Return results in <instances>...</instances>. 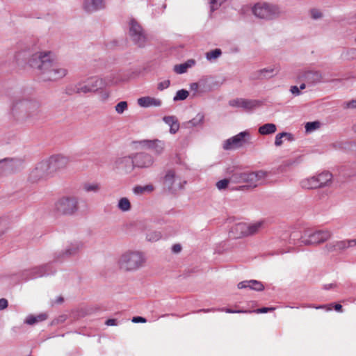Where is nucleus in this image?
<instances>
[{
  "label": "nucleus",
  "mask_w": 356,
  "mask_h": 356,
  "mask_svg": "<svg viewBox=\"0 0 356 356\" xmlns=\"http://www.w3.org/2000/svg\"><path fill=\"white\" fill-rule=\"evenodd\" d=\"M18 65L27 64L37 71L44 81H56L67 74V70L56 64V54L48 50L31 53L29 48L18 50L15 54Z\"/></svg>",
  "instance_id": "1"
},
{
  "label": "nucleus",
  "mask_w": 356,
  "mask_h": 356,
  "mask_svg": "<svg viewBox=\"0 0 356 356\" xmlns=\"http://www.w3.org/2000/svg\"><path fill=\"white\" fill-rule=\"evenodd\" d=\"M41 103L36 98L20 95L15 96L8 106V114L20 122H33L38 119Z\"/></svg>",
  "instance_id": "2"
},
{
  "label": "nucleus",
  "mask_w": 356,
  "mask_h": 356,
  "mask_svg": "<svg viewBox=\"0 0 356 356\" xmlns=\"http://www.w3.org/2000/svg\"><path fill=\"white\" fill-rule=\"evenodd\" d=\"M147 258L144 252L136 250H127L118 257V268L124 273H134L145 266Z\"/></svg>",
  "instance_id": "3"
},
{
  "label": "nucleus",
  "mask_w": 356,
  "mask_h": 356,
  "mask_svg": "<svg viewBox=\"0 0 356 356\" xmlns=\"http://www.w3.org/2000/svg\"><path fill=\"white\" fill-rule=\"evenodd\" d=\"M268 172L264 170L250 172H236L232 176V181L235 183H245L247 186L255 188L265 183Z\"/></svg>",
  "instance_id": "4"
},
{
  "label": "nucleus",
  "mask_w": 356,
  "mask_h": 356,
  "mask_svg": "<svg viewBox=\"0 0 356 356\" xmlns=\"http://www.w3.org/2000/svg\"><path fill=\"white\" fill-rule=\"evenodd\" d=\"M128 34L132 42L139 47L146 45L149 37L140 23L134 18H130L127 22Z\"/></svg>",
  "instance_id": "5"
},
{
  "label": "nucleus",
  "mask_w": 356,
  "mask_h": 356,
  "mask_svg": "<svg viewBox=\"0 0 356 356\" xmlns=\"http://www.w3.org/2000/svg\"><path fill=\"white\" fill-rule=\"evenodd\" d=\"M78 210V199L74 196H63L54 204V211L58 215H73Z\"/></svg>",
  "instance_id": "6"
},
{
  "label": "nucleus",
  "mask_w": 356,
  "mask_h": 356,
  "mask_svg": "<svg viewBox=\"0 0 356 356\" xmlns=\"http://www.w3.org/2000/svg\"><path fill=\"white\" fill-rule=\"evenodd\" d=\"M331 237L329 231H318L312 233L305 232L300 238V244L304 245H317L323 243Z\"/></svg>",
  "instance_id": "7"
},
{
  "label": "nucleus",
  "mask_w": 356,
  "mask_h": 356,
  "mask_svg": "<svg viewBox=\"0 0 356 356\" xmlns=\"http://www.w3.org/2000/svg\"><path fill=\"white\" fill-rule=\"evenodd\" d=\"M185 184L186 181L181 183V180L176 177L175 172L173 170H170L166 172L162 181L163 190L171 193H175L178 190L182 189Z\"/></svg>",
  "instance_id": "8"
},
{
  "label": "nucleus",
  "mask_w": 356,
  "mask_h": 356,
  "mask_svg": "<svg viewBox=\"0 0 356 356\" xmlns=\"http://www.w3.org/2000/svg\"><path fill=\"white\" fill-rule=\"evenodd\" d=\"M252 11L255 16L261 19L272 18L280 13L277 6L266 3L256 4Z\"/></svg>",
  "instance_id": "9"
},
{
  "label": "nucleus",
  "mask_w": 356,
  "mask_h": 356,
  "mask_svg": "<svg viewBox=\"0 0 356 356\" xmlns=\"http://www.w3.org/2000/svg\"><path fill=\"white\" fill-rule=\"evenodd\" d=\"M83 248V243L78 240L71 241L63 250L56 253L57 261L76 255Z\"/></svg>",
  "instance_id": "10"
},
{
  "label": "nucleus",
  "mask_w": 356,
  "mask_h": 356,
  "mask_svg": "<svg viewBox=\"0 0 356 356\" xmlns=\"http://www.w3.org/2000/svg\"><path fill=\"white\" fill-rule=\"evenodd\" d=\"M52 173L47 160L40 162L36 167L31 172L29 179L33 181H38L44 179Z\"/></svg>",
  "instance_id": "11"
},
{
  "label": "nucleus",
  "mask_w": 356,
  "mask_h": 356,
  "mask_svg": "<svg viewBox=\"0 0 356 356\" xmlns=\"http://www.w3.org/2000/svg\"><path fill=\"white\" fill-rule=\"evenodd\" d=\"M113 168L124 173L131 172L134 169L133 156L116 158L113 161Z\"/></svg>",
  "instance_id": "12"
},
{
  "label": "nucleus",
  "mask_w": 356,
  "mask_h": 356,
  "mask_svg": "<svg viewBox=\"0 0 356 356\" xmlns=\"http://www.w3.org/2000/svg\"><path fill=\"white\" fill-rule=\"evenodd\" d=\"M47 161L53 173L58 170L65 168L68 165L70 159L62 154H56L49 157Z\"/></svg>",
  "instance_id": "13"
},
{
  "label": "nucleus",
  "mask_w": 356,
  "mask_h": 356,
  "mask_svg": "<svg viewBox=\"0 0 356 356\" xmlns=\"http://www.w3.org/2000/svg\"><path fill=\"white\" fill-rule=\"evenodd\" d=\"M106 0H83L82 4L83 10L89 14L106 9Z\"/></svg>",
  "instance_id": "14"
},
{
  "label": "nucleus",
  "mask_w": 356,
  "mask_h": 356,
  "mask_svg": "<svg viewBox=\"0 0 356 356\" xmlns=\"http://www.w3.org/2000/svg\"><path fill=\"white\" fill-rule=\"evenodd\" d=\"M249 136V133L247 131H243L238 134L227 139L224 145L223 148L225 149H232L238 148L241 147L245 142V137Z\"/></svg>",
  "instance_id": "15"
},
{
  "label": "nucleus",
  "mask_w": 356,
  "mask_h": 356,
  "mask_svg": "<svg viewBox=\"0 0 356 356\" xmlns=\"http://www.w3.org/2000/svg\"><path fill=\"white\" fill-rule=\"evenodd\" d=\"M133 158L134 168H147L154 163V158L149 154L137 153L133 155Z\"/></svg>",
  "instance_id": "16"
},
{
  "label": "nucleus",
  "mask_w": 356,
  "mask_h": 356,
  "mask_svg": "<svg viewBox=\"0 0 356 356\" xmlns=\"http://www.w3.org/2000/svg\"><path fill=\"white\" fill-rule=\"evenodd\" d=\"M356 245V239H348L343 241H336L327 243L325 245V249L328 252H337L344 250L348 248L354 247Z\"/></svg>",
  "instance_id": "17"
},
{
  "label": "nucleus",
  "mask_w": 356,
  "mask_h": 356,
  "mask_svg": "<svg viewBox=\"0 0 356 356\" xmlns=\"http://www.w3.org/2000/svg\"><path fill=\"white\" fill-rule=\"evenodd\" d=\"M229 104L232 107L241 108L245 111H250L257 106L258 102L255 100L236 98L230 100Z\"/></svg>",
  "instance_id": "18"
},
{
  "label": "nucleus",
  "mask_w": 356,
  "mask_h": 356,
  "mask_svg": "<svg viewBox=\"0 0 356 356\" xmlns=\"http://www.w3.org/2000/svg\"><path fill=\"white\" fill-rule=\"evenodd\" d=\"M103 81H104V86H115L122 81H126L127 79L122 76L121 72H114L108 75H106L104 78H102Z\"/></svg>",
  "instance_id": "19"
},
{
  "label": "nucleus",
  "mask_w": 356,
  "mask_h": 356,
  "mask_svg": "<svg viewBox=\"0 0 356 356\" xmlns=\"http://www.w3.org/2000/svg\"><path fill=\"white\" fill-rule=\"evenodd\" d=\"M17 161L13 159H3L0 160V176L6 175L14 172Z\"/></svg>",
  "instance_id": "20"
},
{
  "label": "nucleus",
  "mask_w": 356,
  "mask_h": 356,
  "mask_svg": "<svg viewBox=\"0 0 356 356\" xmlns=\"http://www.w3.org/2000/svg\"><path fill=\"white\" fill-rule=\"evenodd\" d=\"M238 288L239 289L249 288L257 291H261L264 289V286L262 282L259 281L251 280L239 282L238 284Z\"/></svg>",
  "instance_id": "21"
},
{
  "label": "nucleus",
  "mask_w": 356,
  "mask_h": 356,
  "mask_svg": "<svg viewBox=\"0 0 356 356\" xmlns=\"http://www.w3.org/2000/svg\"><path fill=\"white\" fill-rule=\"evenodd\" d=\"M248 223L239 222L236 224L231 229V233L234 238L248 236Z\"/></svg>",
  "instance_id": "22"
},
{
  "label": "nucleus",
  "mask_w": 356,
  "mask_h": 356,
  "mask_svg": "<svg viewBox=\"0 0 356 356\" xmlns=\"http://www.w3.org/2000/svg\"><path fill=\"white\" fill-rule=\"evenodd\" d=\"M134 147L137 149H154L156 147V140H141L134 141Z\"/></svg>",
  "instance_id": "23"
},
{
  "label": "nucleus",
  "mask_w": 356,
  "mask_h": 356,
  "mask_svg": "<svg viewBox=\"0 0 356 356\" xmlns=\"http://www.w3.org/2000/svg\"><path fill=\"white\" fill-rule=\"evenodd\" d=\"M104 81H103L102 78L97 76L91 77L87 80L92 92H96L99 89L105 88Z\"/></svg>",
  "instance_id": "24"
},
{
  "label": "nucleus",
  "mask_w": 356,
  "mask_h": 356,
  "mask_svg": "<svg viewBox=\"0 0 356 356\" xmlns=\"http://www.w3.org/2000/svg\"><path fill=\"white\" fill-rule=\"evenodd\" d=\"M165 124L170 127V132L172 134L177 133L179 129V123L175 116H165L163 118Z\"/></svg>",
  "instance_id": "25"
},
{
  "label": "nucleus",
  "mask_w": 356,
  "mask_h": 356,
  "mask_svg": "<svg viewBox=\"0 0 356 356\" xmlns=\"http://www.w3.org/2000/svg\"><path fill=\"white\" fill-rule=\"evenodd\" d=\"M315 177L316 181L319 184V188L329 185L332 179V174L328 172H322Z\"/></svg>",
  "instance_id": "26"
},
{
  "label": "nucleus",
  "mask_w": 356,
  "mask_h": 356,
  "mask_svg": "<svg viewBox=\"0 0 356 356\" xmlns=\"http://www.w3.org/2000/svg\"><path fill=\"white\" fill-rule=\"evenodd\" d=\"M154 190V187L152 184H147L145 186H136L133 188L132 191L134 194L136 195H140L144 194H149Z\"/></svg>",
  "instance_id": "27"
},
{
  "label": "nucleus",
  "mask_w": 356,
  "mask_h": 356,
  "mask_svg": "<svg viewBox=\"0 0 356 356\" xmlns=\"http://www.w3.org/2000/svg\"><path fill=\"white\" fill-rule=\"evenodd\" d=\"M300 186L304 189L311 190L319 188V184L316 180V177L304 179L300 181Z\"/></svg>",
  "instance_id": "28"
},
{
  "label": "nucleus",
  "mask_w": 356,
  "mask_h": 356,
  "mask_svg": "<svg viewBox=\"0 0 356 356\" xmlns=\"http://www.w3.org/2000/svg\"><path fill=\"white\" fill-rule=\"evenodd\" d=\"M305 79L309 83H315L320 82L322 79V75L319 72H307L304 74Z\"/></svg>",
  "instance_id": "29"
},
{
  "label": "nucleus",
  "mask_w": 356,
  "mask_h": 356,
  "mask_svg": "<svg viewBox=\"0 0 356 356\" xmlns=\"http://www.w3.org/2000/svg\"><path fill=\"white\" fill-rule=\"evenodd\" d=\"M117 208L122 212H129L131 209L129 200L126 197L120 198L117 204Z\"/></svg>",
  "instance_id": "30"
},
{
  "label": "nucleus",
  "mask_w": 356,
  "mask_h": 356,
  "mask_svg": "<svg viewBox=\"0 0 356 356\" xmlns=\"http://www.w3.org/2000/svg\"><path fill=\"white\" fill-rule=\"evenodd\" d=\"M47 318V314L45 313L40 314L37 316L29 315L26 317L25 323L29 325H34L39 322L45 321Z\"/></svg>",
  "instance_id": "31"
},
{
  "label": "nucleus",
  "mask_w": 356,
  "mask_h": 356,
  "mask_svg": "<svg viewBox=\"0 0 356 356\" xmlns=\"http://www.w3.org/2000/svg\"><path fill=\"white\" fill-rule=\"evenodd\" d=\"M275 72V69L269 67V68H264L256 72L254 74V79H264V78H269L273 76Z\"/></svg>",
  "instance_id": "32"
},
{
  "label": "nucleus",
  "mask_w": 356,
  "mask_h": 356,
  "mask_svg": "<svg viewBox=\"0 0 356 356\" xmlns=\"http://www.w3.org/2000/svg\"><path fill=\"white\" fill-rule=\"evenodd\" d=\"M138 104L143 108H149L156 105V99L151 97H143L137 100Z\"/></svg>",
  "instance_id": "33"
},
{
  "label": "nucleus",
  "mask_w": 356,
  "mask_h": 356,
  "mask_svg": "<svg viewBox=\"0 0 356 356\" xmlns=\"http://www.w3.org/2000/svg\"><path fill=\"white\" fill-rule=\"evenodd\" d=\"M277 130L275 124L273 123H267L259 128V133L261 135H268L274 134Z\"/></svg>",
  "instance_id": "34"
},
{
  "label": "nucleus",
  "mask_w": 356,
  "mask_h": 356,
  "mask_svg": "<svg viewBox=\"0 0 356 356\" xmlns=\"http://www.w3.org/2000/svg\"><path fill=\"white\" fill-rule=\"evenodd\" d=\"M195 63L193 60H188L184 63L176 65L174 67V70L177 74H183L187 71V70L192 67Z\"/></svg>",
  "instance_id": "35"
},
{
  "label": "nucleus",
  "mask_w": 356,
  "mask_h": 356,
  "mask_svg": "<svg viewBox=\"0 0 356 356\" xmlns=\"http://www.w3.org/2000/svg\"><path fill=\"white\" fill-rule=\"evenodd\" d=\"M74 91L76 93L86 94L92 92L87 81L77 83L74 87Z\"/></svg>",
  "instance_id": "36"
},
{
  "label": "nucleus",
  "mask_w": 356,
  "mask_h": 356,
  "mask_svg": "<svg viewBox=\"0 0 356 356\" xmlns=\"http://www.w3.org/2000/svg\"><path fill=\"white\" fill-rule=\"evenodd\" d=\"M143 232L145 234L146 240L150 242L154 241L156 238L155 232L154 229H149V225L145 222L143 225Z\"/></svg>",
  "instance_id": "37"
},
{
  "label": "nucleus",
  "mask_w": 356,
  "mask_h": 356,
  "mask_svg": "<svg viewBox=\"0 0 356 356\" xmlns=\"http://www.w3.org/2000/svg\"><path fill=\"white\" fill-rule=\"evenodd\" d=\"M262 225V222H256L250 224L248 223V236L257 233L261 229Z\"/></svg>",
  "instance_id": "38"
},
{
  "label": "nucleus",
  "mask_w": 356,
  "mask_h": 356,
  "mask_svg": "<svg viewBox=\"0 0 356 356\" xmlns=\"http://www.w3.org/2000/svg\"><path fill=\"white\" fill-rule=\"evenodd\" d=\"M283 138H285L286 140H288L289 141L293 140V136L291 134L286 133V132H282V133L278 134L275 136V145L276 146L282 145L283 144V140H282Z\"/></svg>",
  "instance_id": "39"
},
{
  "label": "nucleus",
  "mask_w": 356,
  "mask_h": 356,
  "mask_svg": "<svg viewBox=\"0 0 356 356\" xmlns=\"http://www.w3.org/2000/svg\"><path fill=\"white\" fill-rule=\"evenodd\" d=\"M45 269H46V266H44L35 267V268H33L31 270V273L33 275L30 277V278H35V277L43 276L44 275L47 274Z\"/></svg>",
  "instance_id": "40"
},
{
  "label": "nucleus",
  "mask_w": 356,
  "mask_h": 356,
  "mask_svg": "<svg viewBox=\"0 0 356 356\" xmlns=\"http://www.w3.org/2000/svg\"><path fill=\"white\" fill-rule=\"evenodd\" d=\"M83 188L86 192L97 193L99 191L100 186L96 183H86L83 184Z\"/></svg>",
  "instance_id": "41"
},
{
  "label": "nucleus",
  "mask_w": 356,
  "mask_h": 356,
  "mask_svg": "<svg viewBox=\"0 0 356 356\" xmlns=\"http://www.w3.org/2000/svg\"><path fill=\"white\" fill-rule=\"evenodd\" d=\"M127 108L128 104L126 101L120 102L115 106V111L118 114H122Z\"/></svg>",
  "instance_id": "42"
},
{
  "label": "nucleus",
  "mask_w": 356,
  "mask_h": 356,
  "mask_svg": "<svg viewBox=\"0 0 356 356\" xmlns=\"http://www.w3.org/2000/svg\"><path fill=\"white\" fill-rule=\"evenodd\" d=\"M222 54V51L220 49H215L213 50H211L210 51H208L206 54V58L209 60H214L218 58Z\"/></svg>",
  "instance_id": "43"
},
{
  "label": "nucleus",
  "mask_w": 356,
  "mask_h": 356,
  "mask_svg": "<svg viewBox=\"0 0 356 356\" xmlns=\"http://www.w3.org/2000/svg\"><path fill=\"white\" fill-rule=\"evenodd\" d=\"M188 95L189 93L186 90H179L174 97V101L184 100L188 97Z\"/></svg>",
  "instance_id": "44"
},
{
  "label": "nucleus",
  "mask_w": 356,
  "mask_h": 356,
  "mask_svg": "<svg viewBox=\"0 0 356 356\" xmlns=\"http://www.w3.org/2000/svg\"><path fill=\"white\" fill-rule=\"evenodd\" d=\"M204 120V115L203 114L198 113L195 118H194L193 120H191L189 123H191L193 126H196L200 123H202Z\"/></svg>",
  "instance_id": "45"
},
{
  "label": "nucleus",
  "mask_w": 356,
  "mask_h": 356,
  "mask_svg": "<svg viewBox=\"0 0 356 356\" xmlns=\"http://www.w3.org/2000/svg\"><path fill=\"white\" fill-rule=\"evenodd\" d=\"M319 127V123L318 122H307L305 124V129L307 132H311Z\"/></svg>",
  "instance_id": "46"
},
{
  "label": "nucleus",
  "mask_w": 356,
  "mask_h": 356,
  "mask_svg": "<svg viewBox=\"0 0 356 356\" xmlns=\"http://www.w3.org/2000/svg\"><path fill=\"white\" fill-rule=\"evenodd\" d=\"M225 1L226 0H211V10L214 11L217 10Z\"/></svg>",
  "instance_id": "47"
},
{
  "label": "nucleus",
  "mask_w": 356,
  "mask_h": 356,
  "mask_svg": "<svg viewBox=\"0 0 356 356\" xmlns=\"http://www.w3.org/2000/svg\"><path fill=\"white\" fill-rule=\"evenodd\" d=\"M229 182V180L227 179L220 180L216 183V187L219 190L225 189L227 187Z\"/></svg>",
  "instance_id": "48"
},
{
  "label": "nucleus",
  "mask_w": 356,
  "mask_h": 356,
  "mask_svg": "<svg viewBox=\"0 0 356 356\" xmlns=\"http://www.w3.org/2000/svg\"><path fill=\"white\" fill-rule=\"evenodd\" d=\"M310 14L311 17L314 19H319L323 16L322 13L318 9H312L310 10Z\"/></svg>",
  "instance_id": "49"
},
{
  "label": "nucleus",
  "mask_w": 356,
  "mask_h": 356,
  "mask_svg": "<svg viewBox=\"0 0 356 356\" xmlns=\"http://www.w3.org/2000/svg\"><path fill=\"white\" fill-rule=\"evenodd\" d=\"M221 312H225L226 313H229V314H235V313H250L252 312L251 311H247V310H234V309H229V308H222L220 309Z\"/></svg>",
  "instance_id": "50"
},
{
  "label": "nucleus",
  "mask_w": 356,
  "mask_h": 356,
  "mask_svg": "<svg viewBox=\"0 0 356 356\" xmlns=\"http://www.w3.org/2000/svg\"><path fill=\"white\" fill-rule=\"evenodd\" d=\"M343 106L344 108H356V100L344 102Z\"/></svg>",
  "instance_id": "51"
},
{
  "label": "nucleus",
  "mask_w": 356,
  "mask_h": 356,
  "mask_svg": "<svg viewBox=\"0 0 356 356\" xmlns=\"http://www.w3.org/2000/svg\"><path fill=\"white\" fill-rule=\"evenodd\" d=\"M275 309V307H261V308L254 310V312H255L257 314L267 313L268 312L274 311Z\"/></svg>",
  "instance_id": "52"
},
{
  "label": "nucleus",
  "mask_w": 356,
  "mask_h": 356,
  "mask_svg": "<svg viewBox=\"0 0 356 356\" xmlns=\"http://www.w3.org/2000/svg\"><path fill=\"white\" fill-rule=\"evenodd\" d=\"M131 321L134 323H146L147 320L141 316H135L131 319Z\"/></svg>",
  "instance_id": "53"
},
{
  "label": "nucleus",
  "mask_w": 356,
  "mask_h": 356,
  "mask_svg": "<svg viewBox=\"0 0 356 356\" xmlns=\"http://www.w3.org/2000/svg\"><path fill=\"white\" fill-rule=\"evenodd\" d=\"M8 307V301L4 298L0 299V309H4Z\"/></svg>",
  "instance_id": "54"
},
{
  "label": "nucleus",
  "mask_w": 356,
  "mask_h": 356,
  "mask_svg": "<svg viewBox=\"0 0 356 356\" xmlns=\"http://www.w3.org/2000/svg\"><path fill=\"white\" fill-rule=\"evenodd\" d=\"M169 85H170V81L166 80V81H164L163 82L160 83L159 88L161 90H163L164 88H168L169 86Z\"/></svg>",
  "instance_id": "55"
},
{
  "label": "nucleus",
  "mask_w": 356,
  "mask_h": 356,
  "mask_svg": "<svg viewBox=\"0 0 356 356\" xmlns=\"http://www.w3.org/2000/svg\"><path fill=\"white\" fill-rule=\"evenodd\" d=\"M172 250L174 253H179L181 250V246L179 244H175L172 248Z\"/></svg>",
  "instance_id": "56"
},
{
  "label": "nucleus",
  "mask_w": 356,
  "mask_h": 356,
  "mask_svg": "<svg viewBox=\"0 0 356 356\" xmlns=\"http://www.w3.org/2000/svg\"><path fill=\"white\" fill-rule=\"evenodd\" d=\"M332 306H333L332 304L323 305H320L318 307H315V308L316 309H326L327 311H330L332 309Z\"/></svg>",
  "instance_id": "57"
},
{
  "label": "nucleus",
  "mask_w": 356,
  "mask_h": 356,
  "mask_svg": "<svg viewBox=\"0 0 356 356\" xmlns=\"http://www.w3.org/2000/svg\"><path fill=\"white\" fill-rule=\"evenodd\" d=\"M105 323L108 326L117 325L116 320L113 318L108 319Z\"/></svg>",
  "instance_id": "58"
},
{
  "label": "nucleus",
  "mask_w": 356,
  "mask_h": 356,
  "mask_svg": "<svg viewBox=\"0 0 356 356\" xmlns=\"http://www.w3.org/2000/svg\"><path fill=\"white\" fill-rule=\"evenodd\" d=\"M291 92L295 95H300V89L296 86H292L291 88Z\"/></svg>",
  "instance_id": "59"
},
{
  "label": "nucleus",
  "mask_w": 356,
  "mask_h": 356,
  "mask_svg": "<svg viewBox=\"0 0 356 356\" xmlns=\"http://www.w3.org/2000/svg\"><path fill=\"white\" fill-rule=\"evenodd\" d=\"M6 227V224L3 220L0 218V234H2Z\"/></svg>",
  "instance_id": "60"
},
{
  "label": "nucleus",
  "mask_w": 356,
  "mask_h": 356,
  "mask_svg": "<svg viewBox=\"0 0 356 356\" xmlns=\"http://www.w3.org/2000/svg\"><path fill=\"white\" fill-rule=\"evenodd\" d=\"M334 309L337 311V312H342V305L341 304H335L334 305Z\"/></svg>",
  "instance_id": "61"
},
{
  "label": "nucleus",
  "mask_w": 356,
  "mask_h": 356,
  "mask_svg": "<svg viewBox=\"0 0 356 356\" xmlns=\"http://www.w3.org/2000/svg\"><path fill=\"white\" fill-rule=\"evenodd\" d=\"M109 97V93L108 92H102L101 93V97L103 100H106Z\"/></svg>",
  "instance_id": "62"
},
{
  "label": "nucleus",
  "mask_w": 356,
  "mask_h": 356,
  "mask_svg": "<svg viewBox=\"0 0 356 356\" xmlns=\"http://www.w3.org/2000/svg\"><path fill=\"white\" fill-rule=\"evenodd\" d=\"M191 88L192 90H197V88H198V84H197V83H192V84H191Z\"/></svg>",
  "instance_id": "63"
},
{
  "label": "nucleus",
  "mask_w": 356,
  "mask_h": 356,
  "mask_svg": "<svg viewBox=\"0 0 356 356\" xmlns=\"http://www.w3.org/2000/svg\"><path fill=\"white\" fill-rule=\"evenodd\" d=\"M156 147L157 148L159 147H161V148L163 149V143H162L161 141L158 140H157V145H156Z\"/></svg>",
  "instance_id": "64"
}]
</instances>
